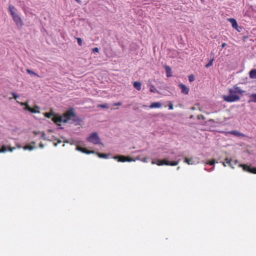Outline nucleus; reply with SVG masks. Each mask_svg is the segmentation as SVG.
Masks as SVG:
<instances>
[{
    "mask_svg": "<svg viewBox=\"0 0 256 256\" xmlns=\"http://www.w3.org/2000/svg\"><path fill=\"white\" fill-rule=\"evenodd\" d=\"M34 148V147L32 146H30V145H26V146H24V150H32Z\"/></svg>",
    "mask_w": 256,
    "mask_h": 256,
    "instance_id": "393cba45",
    "label": "nucleus"
},
{
    "mask_svg": "<svg viewBox=\"0 0 256 256\" xmlns=\"http://www.w3.org/2000/svg\"><path fill=\"white\" fill-rule=\"evenodd\" d=\"M81 152L86 153V154H94V150H86V148H82V147H81Z\"/></svg>",
    "mask_w": 256,
    "mask_h": 256,
    "instance_id": "a211bd4d",
    "label": "nucleus"
},
{
    "mask_svg": "<svg viewBox=\"0 0 256 256\" xmlns=\"http://www.w3.org/2000/svg\"><path fill=\"white\" fill-rule=\"evenodd\" d=\"M77 42L79 45H80V38H76Z\"/></svg>",
    "mask_w": 256,
    "mask_h": 256,
    "instance_id": "79ce46f5",
    "label": "nucleus"
},
{
    "mask_svg": "<svg viewBox=\"0 0 256 256\" xmlns=\"http://www.w3.org/2000/svg\"><path fill=\"white\" fill-rule=\"evenodd\" d=\"M226 43H225V42H223V43L222 44V46H221L222 48H224L226 46Z\"/></svg>",
    "mask_w": 256,
    "mask_h": 256,
    "instance_id": "ea45409f",
    "label": "nucleus"
},
{
    "mask_svg": "<svg viewBox=\"0 0 256 256\" xmlns=\"http://www.w3.org/2000/svg\"><path fill=\"white\" fill-rule=\"evenodd\" d=\"M41 136L42 139H44V140L46 139V134L44 132H42Z\"/></svg>",
    "mask_w": 256,
    "mask_h": 256,
    "instance_id": "e433bc0d",
    "label": "nucleus"
},
{
    "mask_svg": "<svg viewBox=\"0 0 256 256\" xmlns=\"http://www.w3.org/2000/svg\"><path fill=\"white\" fill-rule=\"evenodd\" d=\"M76 118V114L73 108H70L66 110L62 116H54L52 118V120L58 126H60L61 122H68L70 120H74Z\"/></svg>",
    "mask_w": 256,
    "mask_h": 256,
    "instance_id": "f257e3e1",
    "label": "nucleus"
},
{
    "mask_svg": "<svg viewBox=\"0 0 256 256\" xmlns=\"http://www.w3.org/2000/svg\"><path fill=\"white\" fill-rule=\"evenodd\" d=\"M40 133V132H36V131H34V134H36V135L38 134H39Z\"/></svg>",
    "mask_w": 256,
    "mask_h": 256,
    "instance_id": "37998d69",
    "label": "nucleus"
},
{
    "mask_svg": "<svg viewBox=\"0 0 256 256\" xmlns=\"http://www.w3.org/2000/svg\"><path fill=\"white\" fill-rule=\"evenodd\" d=\"M162 164V165H167V166H177L179 162L178 161H172V162H169L166 159H164L162 160L161 162Z\"/></svg>",
    "mask_w": 256,
    "mask_h": 256,
    "instance_id": "6e6552de",
    "label": "nucleus"
},
{
    "mask_svg": "<svg viewBox=\"0 0 256 256\" xmlns=\"http://www.w3.org/2000/svg\"><path fill=\"white\" fill-rule=\"evenodd\" d=\"M251 97L252 98V101L253 102H256V94H254L251 95Z\"/></svg>",
    "mask_w": 256,
    "mask_h": 256,
    "instance_id": "c756f323",
    "label": "nucleus"
},
{
    "mask_svg": "<svg viewBox=\"0 0 256 256\" xmlns=\"http://www.w3.org/2000/svg\"><path fill=\"white\" fill-rule=\"evenodd\" d=\"M96 154L100 158H107V156L105 154H102L99 152H96Z\"/></svg>",
    "mask_w": 256,
    "mask_h": 256,
    "instance_id": "a878e982",
    "label": "nucleus"
},
{
    "mask_svg": "<svg viewBox=\"0 0 256 256\" xmlns=\"http://www.w3.org/2000/svg\"><path fill=\"white\" fill-rule=\"evenodd\" d=\"M228 134H232L236 136H245V135L238 130H232L228 132Z\"/></svg>",
    "mask_w": 256,
    "mask_h": 256,
    "instance_id": "9b49d317",
    "label": "nucleus"
},
{
    "mask_svg": "<svg viewBox=\"0 0 256 256\" xmlns=\"http://www.w3.org/2000/svg\"><path fill=\"white\" fill-rule=\"evenodd\" d=\"M97 107L98 108H108L109 107H108V104H100L98 105Z\"/></svg>",
    "mask_w": 256,
    "mask_h": 256,
    "instance_id": "412c9836",
    "label": "nucleus"
},
{
    "mask_svg": "<svg viewBox=\"0 0 256 256\" xmlns=\"http://www.w3.org/2000/svg\"><path fill=\"white\" fill-rule=\"evenodd\" d=\"M228 20L231 23L232 26L234 28H238L237 22L234 18H229L228 19Z\"/></svg>",
    "mask_w": 256,
    "mask_h": 256,
    "instance_id": "f8f14e48",
    "label": "nucleus"
},
{
    "mask_svg": "<svg viewBox=\"0 0 256 256\" xmlns=\"http://www.w3.org/2000/svg\"><path fill=\"white\" fill-rule=\"evenodd\" d=\"M230 94L228 96H223L222 98L224 100L228 102H232L238 101L240 100L239 96L236 94H242L244 92V91L242 90L240 87L234 86L232 88L228 90Z\"/></svg>",
    "mask_w": 256,
    "mask_h": 256,
    "instance_id": "f03ea898",
    "label": "nucleus"
},
{
    "mask_svg": "<svg viewBox=\"0 0 256 256\" xmlns=\"http://www.w3.org/2000/svg\"><path fill=\"white\" fill-rule=\"evenodd\" d=\"M76 149L80 151V145H76Z\"/></svg>",
    "mask_w": 256,
    "mask_h": 256,
    "instance_id": "a19ab883",
    "label": "nucleus"
},
{
    "mask_svg": "<svg viewBox=\"0 0 256 256\" xmlns=\"http://www.w3.org/2000/svg\"><path fill=\"white\" fill-rule=\"evenodd\" d=\"M92 51L93 52H99V48H92Z\"/></svg>",
    "mask_w": 256,
    "mask_h": 256,
    "instance_id": "f704fd0d",
    "label": "nucleus"
},
{
    "mask_svg": "<svg viewBox=\"0 0 256 256\" xmlns=\"http://www.w3.org/2000/svg\"><path fill=\"white\" fill-rule=\"evenodd\" d=\"M188 80L190 82H192L194 80V76L193 74L190 75L188 76Z\"/></svg>",
    "mask_w": 256,
    "mask_h": 256,
    "instance_id": "cd10ccee",
    "label": "nucleus"
},
{
    "mask_svg": "<svg viewBox=\"0 0 256 256\" xmlns=\"http://www.w3.org/2000/svg\"><path fill=\"white\" fill-rule=\"evenodd\" d=\"M248 36H244L242 37V40L244 42H246V40L248 38Z\"/></svg>",
    "mask_w": 256,
    "mask_h": 256,
    "instance_id": "58836bf2",
    "label": "nucleus"
},
{
    "mask_svg": "<svg viewBox=\"0 0 256 256\" xmlns=\"http://www.w3.org/2000/svg\"><path fill=\"white\" fill-rule=\"evenodd\" d=\"M44 145L43 144L40 143V148H44Z\"/></svg>",
    "mask_w": 256,
    "mask_h": 256,
    "instance_id": "c03bdc74",
    "label": "nucleus"
},
{
    "mask_svg": "<svg viewBox=\"0 0 256 256\" xmlns=\"http://www.w3.org/2000/svg\"><path fill=\"white\" fill-rule=\"evenodd\" d=\"M240 167L242 168V170L250 173L256 174V168H252L250 166L245 164H240Z\"/></svg>",
    "mask_w": 256,
    "mask_h": 256,
    "instance_id": "423d86ee",
    "label": "nucleus"
},
{
    "mask_svg": "<svg viewBox=\"0 0 256 256\" xmlns=\"http://www.w3.org/2000/svg\"><path fill=\"white\" fill-rule=\"evenodd\" d=\"M134 87L138 90H140L142 88V84L139 82H135L134 83Z\"/></svg>",
    "mask_w": 256,
    "mask_h": 256,
    "instance_id": "dca6fc26",
    "label": "nucleus"
},
{
    "mask_svg": "<svg viewBox=\"0 0 256 256\" xmlns=\"http://www.w3.org/2000/svg\"><path fill=\"white\" fill-rule=\"evenodd\" d=\"M16 149L15 147H11V146H8V149L7 147L6 146H2L0 148V152H6L8 150L10 152H12L14 150Z\"/></svg>",
    "mask_w": 256,
    "mask_h": 256,
    "instance_id": "9d476101",
    "label": "nucleus"
},
{
    "mask_svg": "<svg viewBox=\"0 0 256 256\" xmlns=\"http://www.w3.org/2000/svg\"><path fill=\"white\" fill-rule=\"evenodd\" d=\"M17 147H18V148H22V146H21L20 144H18V145H17Z\"/></svg>",
    "mask_w": 256,
    "mask_h": 256,
    "instance_id": "a18cd8bd",
    "label": "nucleus"
},
{
    "mask_svg": "<svg viewBox=\"0 0 256 256\" xmlns=\"http://www.w3.org/2000/svg\"><path fill=\"white\" fill-rule=\"evenodd\" d=\"M178 86L181 89L182 93L184 94H188L189 92V88L186 86L182 84H180Z\"/></svg>",
    "mask_w": 256,
    "mask_h": 256,
    "instance_id": "1a4fd4ad",
    "label": "nucleus"
},
{
    "mask_svg": "<svg viewBox=\"0 0 256 256\" xmlns=\"http://www.w3.org/2000/svg\"><path fill=\"white\" fill-rule=\"evenodd\" d=\"M164 68H165V70L166 72V76L168 78L171 77L172 76L171 68L169 66H164Z\"/></svg>",
    "mask_w": 256,
    "mask_h": 256,
    "instance_id": "2eb2a0df",
    "label": "nucleus"
},
{
    "mask_svg": "<svg viewBox=\"0 0 256 256\" xmlns=\"http://www.w3.org/2000/svg\"><path fill=\"white\" fill-rule=\"evenodd\" d=\"M192 160L188 158H186L184 160V162L187 163L188 164H192V163L190 162Z\"/></svg>",
    "mask_w": 256,
    "mask_h": 256,
    "instance_id": "bb28decb",
    "label": "nucleus"
},
{
    "mask_svg": "<svg viewBox=\"0 0 256 256\" xmlns=\"http://www.w3.org/2000/svg\"><path fill=\"white\" fill-rule=\"evenodd\" d=\"M20 105L25 106V108H24V110H26L30 112L31 108L29 106L28 102H21Z\"/></svg>",
    "mask_w": 256,
    "mask_h": 256,
    "instance_id": "6ab92c4d",
    "label": "nucleus"
},
{
    "mask_svg": "<svg viewBox=\"0 0 256 256\" xmlns=\"http://www.w3.org/2000/svg\"><path fill=\"white\" fill-rule=\"evenodd\" d=\"M212 61H213V60H210L208 64H206V68H208L209 67H210V66H212Z\"/></svg>",
    "mask_w": 256,
    "mask_h": 256,
    "instance_id": "2f4dec72",
    "label": "nucleus"
},
{
    "mask_svg": "<svg viewBox=\"0 0 256 256\" xmlns=\"http://www.w3.org/2000/svg\"><path fill=\"white\" fill-rule=\"evenodd\" d=\"M12 95L13 98L14 99H16L18 97V94H15L14 92H12Z\"/></svg>",
    "mask_w": 256,
    "mask_h": 256,
    "instance_id": "72a5a7b5",
    "label": "nucleus"
},
{
    "mask_svg": "<svg viewBox=\"0 0 256 256\" xmlns=\"http://www.w3.org/2000/svg\"><path fill=\"white\" fill-rule=\"evenodd\" d=\"M26 72L30 75H34L38 77L39 76L37 74H36V72H34L32 71L30 69H26Z\"/></svg>",
    "mask_w": 256,
    "mask_h": 256,
    "instance_id": "4be33fe9",
    "label": "nucleus"
},
{
    "mask_svg": "<svg viewBox=\"0 0 256 256\" xmlns=\"http://www.w3.org/2000/svg\"><path fill=\"white\" fill-rule=\"evenodd\" d=\"M240 167L242 168V170L250 173L256 174V168H252L250 166L245 164H240Z\"/></svg>",
    "mask_w": 256,
    "mask_h": 256,
    "instance_id": "39448f33",
    "label": "nucleus"
},
{
    "mask_svg": "<svg viewBox=\"0 0 256 256\" xmlns=\"http://www.w3.org/2000/svg\"><path fill=\"white\" fill-rule=\"evenodd\" d=\"M40 108L38 106H35L34 108H31L30 110V112L32 113H40V111L39 110Z\"/></svg>",
    "mask_w": 256,
    "mask_h": 256,
    "instance_id": "f3484780",
    "label": "nucleus"
},
{
    "mask_svg": "<svg viewBox=\"0 0 256 256\" xmlns=\"http://www.w3.org/2000/svg\"><path fill=\"white\" fill-rule=\"evenodd\" d=\"M122 104L121 102H118L114 103L113 104V106H120Z\"/></svg>",
    "mask_w": 256,
    "mask_h": 256,
    "instance_id": "c9c22d12",
    "label": "nucleus"
},
{
    "mask_svg": "<svg viewBox=\"0 0 256 256\" xmlns=\"http://www.w3.org/2000/svg\"><path fill=\"white\" fill-rule=\"evenodd\" d=\"M202 3L204 4V0H200Z\"/></svg>",
    "mask_w": 256,
    "mask_h": 256,
    "instance_id": "de8ad7c7",
    "label": "nucleus"
},
{
    "mask_svg": "<svg viewBox=\"0 0 256 256\" xmlns=\"http://www.w3.org/2000/svg\"><path fill=\"white\" fill-rule=\"evenodd\" d=\"M156 91V89L154 86H151V88H150V92H154Z\"/></svg>",
    "mask_w": 256,
    "mask_h": 256,
    "instance_id": "473e14b6",
    "label": "nucleus"
},
{
    "mask_svg": "<svg viewBox=\"0 0 256 256\" xmlns=\"http://www.w3.org/2000/svg\"><path fill=\"white\" fill-rule=\"evenodd\" d=\"M114 158L117 160L119 162H132L134 160L132 158L130 157L126 156H116L114 157Z\"/></svg>",
    "mask_w": 256,
    "mask_h": 256,
    "instance_id": "0eeeda50",
    "label": "nucleus"
},
{
    "mask_svg": "<svg viewBox=\"0 0 256 256\" xmlns=\"http://www.w3.org/2000/svg\"><path fill=\"white\" fill-rule=\"evenodd\" d=\"M87 140L94 144H102L100 142V140L96 132L91 134L87 138Z\"/></svg>",
    "mask_w": 256,
    "mask_h": 256,
    "instance_id": "20e7f679",
    "label": "nucleus"
},
{
    "mask_svg": "<svg viewBox=\"0 0 256 256\" xmlns=\"http://www.w3.org/2000/svg\"><path fill=\"white\" fill-rule=\"evenodd\" d=\"M168 109L170 110H172L174 109V106H173V104H172V102H168Z\"/></svg>",
    "mask_w": 256,
    "mask_h": 256,
    "instance_id": "c85d7f7f",
    "label": "nucleus"
},
{
    "mask_svg": "<svg viewBox=\"0 0 256 256\" xmlns=\"http://www.w3.org/2000/svg\"><path fill=\"white\" fill-rule=\"evenodd\" d=\"M162 104L160 102H156L152 103L150 106V108H160Z\"/></svg>",
    "mask_w": 256,
    "mask_h": 256,
    "instance_id": "4468645a",
    "label": "nucleus"
},
{
    "mask_svg": "<svg viewBox=\"0 0 256 256\" xmlns=\"http://www.w3.org/2000/svg\"><path fill=\"white\" fill-rule=\"evenodd\" d=\"M249 76L252 79H256V69H252L249 72Z\"/></svg>",
    "mask_w": 256,
    "mask_h": 256,
    "instance_id": "ddd939ff",
    "label": "nucleus"
},
{
    "mask_svg": "<svg viewBox=\"0 0 256 256\" xmlns=\"http://www.w3.org/2000/svg\"><path fill=\"white\" fill-rule=\"evenodd\" d=\"M32 144H36L35 142H32Z\"/></svg>",
    "mask_w": 256,
    "mask_h": 256,
    "instance_id": "8fccbe9b",
    "label": "nucleus"
},
{
    "mask_svg": "<svg viewBox=\"0 0 256 256\" xmlns=\"http://www.w3.org/2000/svg\"><path fill=\"white\" fill-rule=\"evenodd\" d=\"M143 162H146V158H144L142 160Z\"/></svg>",
    "mask_w": 256,
    "mask_h": 256,
    "instance_id": "49530a36",
    "label": "nucleus"
},
{
    "mask_svg": "<svg viewBox=\"0 0 256 256\" xmlns=\"http://www.w3.org/2000/svg\"><path fill=\"white\" fill-rule=\"evenodd\" d=\"M44 116L48 118H50L52 116H53V117H54V116H58V114H54L52 112H46L44 114Z\"/></svg>",
    "mask_w": 256,
    "mask_h": 256,
    "instance_id": "aec40b11",
    "label": "nucleus"
},
{
    "mask_svg": "<svg viewBox=\"0 0 256 256\" xmlns=\"http://www.w3.org/2000/svg\"><path fill=\"white\" fill-rule=\"evenodd\" d=\"M162 160H158L156 161L152 160V164H156L158 166H162V164L161 163Z\"/></svg>",
    "mask_w": 256,
    "mask_h": 256,
    "instance_id": "b1692460",
    "label": "nucleus"
},
{
    "mask_svg": "<svg viewBox=\"0 0 256 256\" xmlns=\"http://www.w3.org/2000/svg\"><path fill=\"white\" fill-rule=\"evenodd\" d=\"M225 162H226L232 168H234L232 166V160L231 159H229L228 158H225Z\"/></svg>",
    "mask_w": 256,
    "mask_h": 256,
    "instance_id": "5701e85b",
    "label": "nucleus"
},
{
    "mask_svg": "<svg viewBox=\"0 0 256 256\" xmlns=\"http://www.w3.org/2000/svg\"><path fill=\"white\" fill-rule=\"evenodd\" d=\"M234 29H236L238 32H240V30L242 29V28L239 26H238V28H234Z\"/></svg>",
    "mask_w": 256,
    "mask_h": 256,
    "instance_id": "4c0bfd02",
    "label": "nucleus"
},
{
    "mask_svg": "<svg viewBox=\"0 0 256 256\" xmlns=\"http://www.w3.org/2000/svg\"><path fill=\"white\" fill-rule=\"evenodd\" d=\"M222 164H223V165H224V166H226V165L225 164V162H224L222 163Z\"/></svg>",
    "mask_w": 256,
    "mask_h": 256,
    "instance_id": "09e8293b",
    "label": "nucleus"
},
{
    "mask_svg": "<svg viewBox=\"0 0 256 256\" xmlns=\"http://www.w3.org/2000/svg\"><path fill=\"white\" fill-rule=\"evenodd\" d=\"M214 164H215L214 160H212L208 161L206 162V164H208L211 166L214 165Z\"/></svg>",
    "mask_w": 256,
    "mask_h": 256,
    "instance_id": "7c9ffc66",
    "label": "nucleus"
},
{
    "mask_svg": "<svg viewBox=\"0 0 256 256\" xmlns=\"http://www.w3.org/2000/svg\"><path fill=\"white\" fill-rule=\"evenodd\" d=\"M8 10L16 26L19 27L22 26H24L23 21L20 16L16 12L15 7L12 5H10Z\"/></svg>",
    "mask_w": 256,
    "mask_h": 256,
    "instance_id": "7ed1b4c3",
    "label": "nucleus"
}]
</instances>
